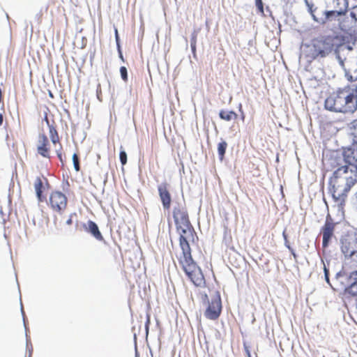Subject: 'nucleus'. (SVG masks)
Returning <instances> with one entry per match:
<instances>
[{"label":"nucleus","mask_w":357,"mask_h":357,"mask_svg":"<svg viewBox=\"0 0 357 357\" xmlns=\"http://www.w3.org/2000/svg\"><path fill=\"white\" fill-rule=\"evenodd\" d=\"M172 215L175 222L176 231L179 235L180 252L176 254L178 265L185 272L191 282L197 287H204L206 284L204 276L201 268L193 260L190 243L198 241V236L190 223L188 211L184 206H174Z\"/></svg>","instance_id":"f257e3e1"},{"label":"nucleus","mask_w":357,"mask_h":357,"mask_svg":"<svg viewBox=\"0 0 357 357\" xmlns=\"http://www.w3.org/2000/svg\"><path fill=\"white\" fill-rule=\"evenodd\" d=\"M357 183V172L350 174V167L345 164L338 167L330 180V192L334 206L343 213L346 205L348 193L351 188Z\"/></svg>","instance_id":"f03ea898"},{"label":"nucleus","mask_w":357,"mask_h":357,"mask_svg":"<svg viewBox=\"0 0 357 357\" xmlns=\"http://www.w3.org/2000/svg\"><path fill=\"white\" fill-rule=\"evenodd\" d=\"M327 110L352 114L357 110V89L344 86L330 93L324 102Z\"/></svg>","instance_id":"7ed1b4c3"},{"label":"nucleus","mask_w":357,"mask_h":357,"mask_svg":"<svg viewBox=\"0 0 357 357\" xmlns=\"http://www.w3.org/2000/svg\"><path fill=\"white\" fill-rule=\"evenodd\" d=\"M351 134L354 137V148H347L342 153L345 164L350 167V174L357 172V119L352 122Z\"/></svg>","instance_id":"20e7f679"},{"label":"nucleus","mask_w":357,"mask_h":357,"mask_svg":"<svg viewBox=\"0 0 357 357\" xmlns=\"http://www.w3.org/2000/svg\"><path fill=\"white\" fill-rule=\"evenodd\" d=\"M333 47V45L326 39H314L308 46L307 56L312 60L326 57L332 52Z\"/></svg>","instance_id":"39448f33"},{"label":"nucleus","mask_w":357,"mask_h":357,"mask_svg":"<svg viewBox=\"0 0 357 357\" xmlns=\"http://www.w3.org/2000/svg\"><path fill=\"white\" fill-rule=\"evenodd\" d=\"M47 206L53 212L61 214L68 206L67 197L60 191H53L49 196Z\"/></svg>","instance_id":"423d86ee"},{"label":"nucleus","mask_w":357,"mask_h":357,"mask_svg":"<svg viewBox=\"0 0 357 357\" xmlns=\"http://www.w3.org/2000/svg\"><path fill=\"white\" fill-rule=\"evenodd\" d=\"M336 223L328 215L324 225L321 227L320 234L322 235V248L326 249L328 247L332 239L335 238V229Z\"/></svg>","instance_id":"0eeeda50"},{"label":"nucleus","mask_w":357,"mask_h":357,"mask_svg":"<svg viewBox=\"0 0 357 357\" xmlns=\"http://www.w3.org/2000/svg\"><path fill=\"white\" fill-rule=\"evenodd\" d=\"M222 312V301L219 294H217L208 303V307L204 312L205 317L211 320L217 319Z\"/></svg>","instance_id":"6e6552de"},{"label":"nucleus","mask_w":357,"mask_h":357,"mask_svg":"<svg viewBox=\"0 0 357 357\" xmlns=\"http://www.w3.org/2000/svg\"><path fill=\"white\" fill-rule=\"evenodd\" d=\"M36 149L38 153L42 157L50 158V144L47 136L45 133L38 135Z\"/></svg>","instance_id":"1a4fd4ad"},{"label":"nucleus","mask_w":357,"mask_h":357,"mask_svg":"<svg viewBox=\"0 0 357 357\" xmlns=\"http://www.w3.org/2000/svg\"><path fill=\"white\" fill-rule=\"evenodd\" d=\"M169 185L163 182L158 186V195L165 210L169 211L172 204V195L169 190Z\"/></svg>","instance_id":"9d476101"},{"label":"nucleus","mask_w":357,"mask_h":357,"mask_svg":"<svg viewBox=\"0 0 357 357\" xmlns=\"http://www.w3.org/2000/svg\"><path fill=\"white\" fill-rule=\"evenodd\" d=\"M341 250L346 257L357 256V240L354 238H346L341 241Z\"/></svg>","instance_id":"9b49d317"},{"label":"nucleus","mask_w":357,"mask_h":357,"mask_svg":"<svg viewBox=\"0 0 357 357\" xmlns=\"http://www.w3.org/2000/svg\"><path fill=\"white\" fill-rule=\"evenodd\" d=\"M347 0H333V7L334 10L326 13V17L328 19L332 16H340L344 15L348 8Z\"/></svg>","instance_id":"f8f14e48"},{"label":"nucleus","mask_w":357,"mask_h":357,"mask_svg":"<svg viewBox=\"0 0 357 357\" xmlns=\"http://www.w3.org/2000/svg\"><path fill=\"white\" fill-rule=\"evenodd\" d=\"M48 186V181L45 176H41L36 177L34 182V188L36 196L40 202H42L44 199L43 194Z\"/></svg>","instance_id":"ddd939ff"},{"label":"nucleus","mask_w":357,"mask_h":357,"mask_svg":"<svg viewBox=\"0 0 357 357\" xmlns=\"http://www.w3.org/2000/svg\"><path fill=\"white\" fill-rule=\"evenodd\" d=\"M86 231L89 232L94 236L97 240L100 241H104V238L99 231L98 225L92 220L87 222V227L84 225Z\"/></svg>","instance_id":"4468645a"},{"label":"nucleus","mask_w":357,"mask_h":357,"mask_svg":"<svg viewBox=\"0 0 357 357\" xmlns=\"http://www.w3.org/2000/svg\"><path fill=\"white\" fill-rule=\"evenodd\" d=\"M44 120L48 126L49 135L52 144L55 145L57 143H60V137L58 131L54 125L50 123V121L47 114H45Z\"/></svg>","instance_id":"2eb2a0df"},{"label":"nucleus","mask_w":357,"mask_h":357,"mask_svg":"<svg viewBox=\"0 0 357 357\" xmlns=\"http://www.w3.org/2000/svg\"><path fill=\"white\" fill-rule=\"evenodd\" d=\"M219 116L224 121H230L231 120H236L238 117V114L234 111H226L222 109L220 111Z\"/></svg>","instance_id":"dca6fc26"},{"label":"nucleus","mask_w":357,"mask_h":357,"mask_svg":"<svg viewBox=\"0 0 357 357\" xmlns=\"http://www.w3.org/2000/svg\"><path fill=\"white\" fill-rule=\"evenodd\" d=\"M227 147V143L225 141L220 142L218 145V152L221 160L224 158Z\"/></svg>","instance_id":"f3484780"},{"label":"nucleus","mask_w":357,"mask_h":357,"mask_svg":"<svg viewBox=\"0 0 357 357\" xmlns=\"http://www.w3.org/2000/svg\"><path fill=\"white\" fill-rule=\"evenodd\" d=\"M282 236H283V238H284V245H285V246L290 251L291 254L294 257V259H296L297 255L296 254L294 250L291 247V245L289 244V240H288V237H287V232H286V229L283 231Z\"/></svg>","instance_id":"a211bd4d"},{"label":"nucleus","mask_w":357,"mask_h":357,"mask_svg":"<svg viewBox=\"0 0 357 357\" xmlns=\"http://www.w3.org/2000/svg\"><path fill=\"white\" fill-rule=\"evenodd\" d=\"M347 292L353 296L354 300L357 298V278H356V281L348 287Z\"/></svg>","instance_id":"6ab92c4d"},{"label":"nucleus","mask_w":357,"mask_h":357,"mask_svg":"<svg viewBox=\"0 0 357 357\" xmlns=\"http://www.w3.org/2000/svg\"><path fill=\"white\" fill-rule=\"evenodd\" d=\"M73 162L74 168L76 170V172H79L80 170V165H79V156L77 153H74L73 155Z\"/></svg>","instance_id":"aec40b11"},{"label":"nucleus","mask_w":357,"mask_h":357,"mask_svg":"<svg viewBox=\"0 0 357 357\" xmlns=\"http://www.w3.org/2000/svg\"><path fill=\"white\" fill-rule=\"evenodd\" d=\"M119 158L122 165H125L127 163V154L124 150L120 151Z\"/></svg>","instance_id":"412c9836"},{"label":"nucleus","mask_w":357,"mask_h":357,"mask_svg":"<svg viewBox=\"0 0 357 357\" xmlns=\"http://www.w3.org/2000/svg\"><path fill=\"white\" fill-rule=\"evenodd\" d=\"M120 73L121 78L123 81L127 82L128 81V72L127 68L125 66H121L120 68Z\"/></svg>","instance_id":"4be33fe9"},{"label":"nucleus","mask_w":357,"mask_h":357,"mask_svg":"<svg viewBox=\"0 0 357 357\" xmlns=\"http://www.w3.org/2000/svg\"><path fill=\"white\" fill-rule=\"evenodd\" d=\"M256 6H257V9L259 10V12L261 15H264V6H263L262 1L261 0H256Z\"/></svg>","instance_id":"5701e85b"},{"label":"nucleus","mask_w":357,"mask_h":357,"mask_svg":"<svg viewBox=\"0 0 357 357\" xmlns=\"http://www.w3.org/2000/svg\"><path fill=\"white\" fill-rule=\"evenodd\" d=\"M150 324H151V315H150L149 313H146V323H145V328H146V334H148L149 327Z\"/></svg>","instance_id":"b1692460"},{"label":"nucleus","mask_w":357,"mask_h":357,"mask_svg":"<svg viewBox=\"0 0 357 357\" xmlns=\"http://www.w3.org/2000/svg\"><path fill=\"white\" fill-rule=\"evenodd\" d=\"M243 347H244V350H245V352L247 356L252 357L249 347L246 344L244 343Z\"/></svg>","instance_id":"393cba45"},{"label":"nucleus","mask_w":357,"mask_h":357,"mask_svg":"<svg viewBox=\"0 0 357 357\" xmlns=\"http://www.w3.org/2000/svg\"><path fill=\"white\" fill-rule=\"evenodd\" d=\"M346 76L347 77L348 79L350 81H354L357 79V75L355 77H353L351 75L349 74V72L346 73Z\"/></svg>","instance_id":"a878e982"},{"label":"nucleus","mask_w":357,"mask_h":357,"mask_svg":"<svg viewBox=\"0 0 357 357\" xmlns=\"http://www.w3.org/2000/svg\"><path fill=\"white\" fill-rule=\"evenodd\" d=\"M115 39H116V42L117 46L119 47H120V45H119V33H118L117 29H115Z\"/></svg>","instance_id":"bb28decb"},{"label":"nucleus","mask_w":357,"mask_h":357,"mask_svg":"<svg viewBox=\"0 0 357 357\" xmlns=\"http://www.w3.org/2000/svg\"><path fill=\"white\" fill-rule=\"evenodd\" d=\"M59 144H60V146H61V143H59ZM61 148H62V147H61ZM56 154H57V156H58L59 160L62 162H63V158H62V154H61V150L57 151H56Z\"/></svg>","instance_id":"cd10ccee"},{"label":"nucleus","mask_w":357,"mask_h":357,"mask_svg":"<svg viewBox=\"0 0 357 357\" xmlns=\"http://www.w3.org/2000/svg\"><path fill=\"white\" fill-rule=\"evenodd\" d=\"M191 43H196L197 44V33L195 32H194L192 34Z\"/></svg>","instance_id":"c85d7f7f"},{"label":"nucleus","mask_w":357,"mask_h":357,"mask_svg":"<svg viewBox=\"0 0 357 357\" xmlns=\"http://www.w3.org/2000/svg\"><path fill=\"white\" fill-rule=\"evenodd\" d=\"M190 45H191L192 52L193 53H195V51H196V45H197V44L196 43H191Z\"/></svg>","instance_id":"c756f323"},{"label":"nucleus","mask_w":357,"mask_h":357,"mask_svg":"<svg viewBox=\"0 0 357 357\" xmlns=\"http://www.w3.org/2000/svg\"><path fill=\"white\" fill-rule=\"evenodd\" d=\"M325 276H326V280L328 282L329 279H328V271L327 269L325 268Z\"/></svg>","instance_id":"7c9ffc66"},{"label":"nucleus","mask_w":357,"mask_h":357,"mask_svg":"<svg viewBox=\"0 0 357 357\" xmlns=\"http://www.w3.org/2000/svg\"><path fill=\"white\" fill-rule=\"evenodd\" d=\"M3 114H0V126H1V125H2V123H3Z\"/></svg>","instance_id":"2f4dec72"},{"label":"nucleus","mask_w":357,"mask_h":357,"mask_svg":"<svg viewBox=\"0 0 357 357\" xmlns=\"http://www.w3.org/2000/svg\"><path fill=\"white\" fill-rule=\"evenodd\" d=\"M72 222H73V220H72V218H70L66 221V223H67L68 225H71V224H72Z\"/></svg>","instance_id":"473e14b6"},{"label":"nucleus","mask_w":357,"mask_h":357,"mask_svg":"<svg viewBox=\"0 0 357 357\" xmlns=\"http://www.w3.org/2000/svg\"><path fill=\"white\" fill-rule=\"evenodd\" d=\"M2 100V91H1V89H0V102H1Z\"/></svg>","instance_id":"72a5a7b5"},{"label":"nucleus","mask_w":357,"mask_h":357,"mask_svg":"<svg viewBox=\"0 0 357 357\" xmlns=\"http://www.w3.org/2000/svg\"><path fill=\"white\" fill-rule=\"evenodd\" d=\"M50 96L51 98H54V96H53V94H52V92H50Z\"/></svg>","instance_id":"f704fd0d"},{"label":"nucleus","mask_w":357,"mask_h":357,"mask_svg":"<svg viewBox=\"0 0 357 357\" xmlns=\"http://www.w3.org/2000/svg\"><path fill=\"white\" fill-rule=\"evenodd\" d=\"M355 304H356V307H357V298L355 299Z\"/></svg>","instance_id":"c9c22d12"},{"label":"nucleus","mask_w":357,"mask_h":357,"mask_svg":"<svg viewBox=\"0 0 357 357\" xmlns=\"http://www.w3.org/2000/svg\"><path fill=\"white\" fill-rule=\"evenodd\" d=\"M31 352H32V351L30 350V351H29V357H31Z\"/></svg>","instance_id":"e433bc0d"},{"label":"nucleus","mask_w":357,"mask_h":357,"mask_svg":"<svg viewBox=\"0 0 357 357\" xmlns=\"http://www.w3.org/2000/svg\"><path fill=\"white\" fill-rule=\"evenodd\" d=\"M351 15L353 16V17H355V14L354 13H351Z\"/></svg>","instance_id":"4c0bfd02"},{"label":"nucleus","mask_w":357,"mask_h":357,"mask_svg":"<svg viewBox=\"0 0 357 357\" xmlns=\"http://www.w3.org/2000/svg\"><path fill=\"white\" fill-rule=\"evenodd\" d=\"M244 119H245V116L243 114L242 115V119L244 120Z\"/></svg>","instance_id":"58836bf2"},{"label":"nucleus","mask_w":357,"mask_h":357,"mask_svg":"<svg viewBox=\"0 0 357 357\" xmlns=\"http://www.w3.org/2000/svg\"><path fill=\"white\" fill-rule=\"evenodd\" d=\"M204 297L207 299L208 298V296L206 294L204 295Z\"/></svg>","instance_id":"ea45409f"},{"label":"nucleus","mask_w":357,"mask_h":357,"mask_svg":"<svg viewBox=\"0 0 357 357\" xmlns=\"http://www.w3.org/2000/svg\"><path fill=\"white\" fill-rule=\"evenodd\" d=\"M356 275H357V271H356Z\"/></svg>","instance_id":"a19ab883"}]
</instances>
